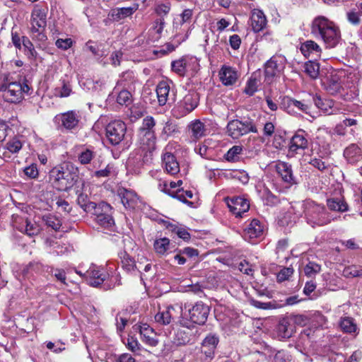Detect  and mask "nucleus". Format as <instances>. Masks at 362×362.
Segmentation results:
<instances>
[{"instance_id":"obj_1","label":"nucleus","mask_w":362,"mask_h":362,"mask_svg":"<svg viewBox=\"0 0 362 362\" xmlns=\"http://www.w3.org/2000/svg\"><path fill=\"white\" fill-rule=\"evenodd\" d=\"M311 33L320 38L327 47H334L341 39V32L334 22L324 16H317L312 21Z\"/></svg>"},{"instance_id":"obj_2","label":"nucleus","mask_w":362,"mask_h":362,"mask_svg":"<svg viewBox=\"0 0 362 362\" xmlns=\"http://www.w3.org/2000/svg\"><path fill=\"white\" fill-rule=\"evenodd\" d=\"M78 180V169L69 164L54 167L48 175V182L59 191H68Z\"/></svg>"},{"instance_id":"obj_3","label":"nucleus","mask_w":362,"mask_h":362,"mask_svg":"<svg viewBox=\"0 0 362 362\" xmlns=\"http://www.w3.org/2000/svg\"><path fill=\"white\" fill-rule=\"evenodd\" d=\"M181 309L182 320L180 323L183 327H189V322L204 325L207 320L210 308L202 301H198L194 304L185 303Z\"/></svg>"},{"instance_id":"obj_4","label":"nucleus","mask_w":362,"mask_h":362,"mask_svg":"<svg viewBox=\"0 0 362 362\" xmlns=\"http://www.w3.org/2000/svg\"><path fill=\"white\" fill-rule=\"evenodd\" d=\"M84 276L87 283L93 287H98L104 283L103 287L105 290L113 288L117 283L118 285L120 284V281L117 275L110 277L109 274L103 268L95 265L90 266L86 273H84Z\"/></svg>"},{"instance_id":"obj_5","label":"nucleus","mask_w":362,"mask_h":362,"mask_svg":"<svg viewBox=\"0 0 362 362\" xmlns=\"http://www.w3.org/2000/svg\"><path fill=\"white\" fill-rule=\"evenodd\" d=\"M30 35L33 40L38 43L40 47H43L47 37L45 33L47 26V14L44 9L35 7L31 13Z\"/></svg>"},{"instance_id":"obj_6","label":"nucleus","mask_w":362,"mask_h":362,"mask_svg":"<svg viewBox=\"0 0 362 362\" xmlns=\"http://www.w3.org/2000/svg\"><path fill=\"white\" fill-rule=\"evenodd\" d=\"M304 213L307 223L312 227L322 226L330 222L325 206L318 204L312 200L305 202Z\"/></svg>"},{"instance_id":"obj_7","label":"nucleus","mask_w":362,"mask_h":362,"mask_svg":"<svg viewBox=\"0 0 362 362\" xmlns=\"http://www.w3.org/2000/svg\"><path fill=\"white\" fill-rule=\"evenodd\" d=\"M228 135L233 139H238L249 133H257V127L251 118L233 119L228 122L226 127Z\"/></svg>"},{"instance_id":"obj_8","label":"nucleus","mask_w":362,"mask_h":362,"mask_svg":"<svg viewBox=\"0 0 362 362\" xmlns=\"http://www.w3.org/2000/svg\"><path fill=\"white\" fill-rule=\"evenodd\" d=\"M1 80L2 83L0 85V90H3V97L9 103H18L23 98L24 88L22 85L18 82H11L8 75H1Z\"/></svg>"},{"instance_id":"obj_9","label":"nucleus","mask_w":362,"mask_h":362,"mask_svg":"<svg viewBox=\"0 0 362 362\" xmlns=\"http://www.w3.org/2000/svg\"><path fill=\"white\" fill-rule=\"evenodd\" d=\"M199 103V93L194 90H188L183 98L177 103L175 112L177 117H182L192 112L198 106Z\"/></svg>"},{"instance_id":"obj_10","label":"nucleus","mask_w":362,"mask_h":362,"mask_svg":"<svg viewBox=\"0 0 362 362\" xmlns=\"http://www.w3.org/2000/svg\"><path fill=\"white\" fill-rule=\"evenodd\" d=\"M13 226L20 232L30 237H33L40 233V226L35 221L18 214H13L11 217Z\"/></svg>"},{"instance_id":"obj_11","label":"nucleus","mask_w":362,"mask_h":362,"mask_svg":"<svg viewBox=\"0 0 362 362\" xmlns=\"http://www.w3.org/2000/svg\"><path fill=\"white\" fill-rule=\"evenodd\" d=\"M112 207L105 202H100L93 211L96 222L103 228L112 230L115 221L110 214Z\"/></svg>"},{"instance_id":"obj_12","label":"nucleus","mask_w":362,"mask_h":362,"mask_svg":"<svg viewBox=\"0 0 362 362\" xmlns=\"http://www.w3.org/2000/svg\"><path fill=\"white\" fill-rule=\"evenodd\" d=\"M106 136L114 146L119 144L124 138L127 126L121 120H114L110 122L105 128Z\"/></svg>"},{"instance_id":"obj_13","label":"nucleus","mask_w":362,"mask_h":362,"mask_svg":"<svg viewBox=\"0 0 362 362\" xmlns=\"http://www.w3.org/2000/svg\"><path fill=\"white\" fill-rule=\"evenodd\" d=\"M285 60L281 56H273L264 65L265 81L268 83L273 82L276 77L279 76L284 69Z\"/></svg>"},{"instance_id":"obj_14","label":"nucleus","mask_w":362,"mask_h":362,"mask_svg":"<svg viewBox=\"0 0 362 362\" xmlns=\"http://www.w3.org/2000/svg\"><path fill=\"white\" fill-rule=\"evenodd\" d=\"M307 134L303 129H298L291 137L288 145V154L294 156L296 154L306 149L308 146Z\"/></svg>"},{"instance_id":"obj_15","label":"nucleus","mask_w":362,"mask_h":362,"mask_svg":"<svg viewBox=\"0 0 362 362\" xmlns=\"http://www.w3.org/2000/svg\"><path fill=\"white\" fill-rule=\"evenodd\" d=\"M54 122L58 124L59 128L71 130L77 127L79 116L74 111H68L55 116Z\"/></svg>"},{"instance_id":"obj_16","label":"nucleus","mask_w":362,"mask_h":362,"mask_svg":"<svg viewBox=\"0 0 362 362\" xmlns=\"http://www.w3.org/2000/svg\"><path fill=\"white\" fill-rule=\"evenodd\" d=\"M187 134L192 142H197L209 134L207 126L200 119H194L187 125Z\"/></svg>"},{"instance_id":"obj_17","label":"nucleus","mask_w":362,"mask_h":362,"mask_svg":"<svg viewBox=\"0 0 362 362\" xmlns=\"http://www.w3.org/2000/svg\"><path fill=\"white\" fill-rule=\"evenodd\" d=\"M227 205L230 211L236 216L242 217L250 209V204L247 199L241 197H234L226 199Z\"/></svg>"},{"instance_id":"obj_18","label":"nucleus","mask_w":362,"mask_h":362,"mask_svg":"<svg viewBox=\"0 0 362 362\" xmlns=\"http://www.w3.org/2000/svg\"><path fill=\"white\" fill-rule=\"evenodd\" d=\"M276 171L282 181L288 186L297 184L296 176L293 175L292 166L291 164L279 161L275 166Z\"/></svg>"},{"instance_id":"obj_19","label":"nucleus","mask_w":362,"mask_h":362,"mask_svg":"<svg viewBox=\"0 0 362 362\" xmlns=\"http://www.w3.org/2000/svg\"><path fill=\"white\" fill-rule=\"evenodd\" d=\"M117 195L119 197L121 202L126 209H135L139 202V197L137 194L132 189H128L124 187L117 190Z\"/></svg>"},{"instance_id":"obj_20","label":"nucleus","mask_w":362,"mask_h":362,"mask_svg":"<svg viewBox=\"0 0 362 362\" xmlns=\"http://www.w3.org/2000/svg\"><path fill=\"white\" fill-rule=\"evenodd\" d=\"M220 81L224 86L233 85L238 78V74L235 68L223 65L218 72Z\"/></svg>"},{"instance_id":"obj_21","label":"nucleus","mask_w":362,"mask_h":362,"mask_svg":"<svg viewBox=\"0 0 362 362\" xmlns=\"http://www.w3.org/2000/svg\"><path fill=\"white\" fill-rule=\"evenodd\" d=\"M162 166L165 172L171 175H175L180 172V165L175 156L169 152L165 153L162 156Z\"/></svg>"},{"instance_id":"obj_22","label":"nucleus","mask_w":362,"mask_h":362,"mask_svg":"<svg viewBox=\"0 0 362 362\" xmlns=\"http://www.w3.org/2000/svg\"><path fill=\"white\" fill-rule=\"evenodd\" d=\"M140 134V144L142 151L146 153H151L156 148V137L155 132H145L144 133H139Z\"/></svg>"},{"instance_id":"obj_23","label":"nucleus","mask_w":362,"mask_h":362,"mask_svg":"<svg viewBox=\"0 0 362 362\" xmlns=\"http://www.w3.org/2000/svg\"><path fill=\"white\" fill-rule=\"evenodd\" d=\"M264 227L261 222L257 219H252L251 222L244 229V238L251 240L259 238L262 235Z\"/></svg>"},{"instance_id":"obj_24","label":"nucleus","mask_w":362,"mask_h":362,"mask_svg":"<svg viewBox=\"0 0 362 362\" xmlns=\"http://www.w3.org/2000/svg\"><path fill=\"white\" fill-rule=\"evenodd\" d=\"M343 156L350 164H356L362 158V151L356 144H351L344 150Z\"/></svg>"},{"instance_id":"obj_25","label":"nucleus","mask_w":362,"mask_h":362,"mask_svg":"<svg viewBox=\"0 0 362 362\" xmlns=\"http://www.w3.org/2000/svg\"><path fill=\"white\" fill-rule=\"evenodd\" d=\"M267 23L266 16L262 11L255 9L252 11L250 16V25L255 33L262 30L265 28Z\"/></svg>"},{"instance_id":"obj_26","label":"nucleus","mask_w":362,"mask_h":362,"mask_svg":"<svg viewBox=\"0 0 362 362\" xmlns=\"http://www.w3.org/2000/svg\"><path fill=\"white\" fill-rule=\"evenodd\" d=\"M219 341V339L217 335L209 334H208L202 343V352L208 356L211 357L214 353Z\"/></svg>"},{"instance_id":"obj_27","label":"nucleus","mask_w":362,"mask_h":362,"mask_svg":"<svg viewBox=\"0 0 362 362\" xmlns=\"http://www.w3.org/2000/svg\"><path fill=\"white\" fill-rule=\"evenodd\" d=\"M275 331L279 339L290 338L293 333V327L289 320L286 317L280 320Z\"/></svg>"},{"instance_id":"obj_28","label":"nucleus","mask_w":362,"mask_h":362,"mask_svg":"<svg viewBox=\"0 0 362 362\" xmlns=\"http://www.w3.org/2000/svg\"><path fill=\"white\" fill-rule=\"evenodd\" d=\"M170 91V83L166 81H162L156 86V92L159 105H165L168 100Z\"/></svg>"},{"instance_id":"obj_29","label":"nucleus","mask_w":362,"mask_h":362,"mask_svg":"<svg viewBox=\"0 0 362 362\" xmlns=\"http://www.w3.org/2000/svg\"><path fill=\"white\" fill-rule=\"evenodd\" d=\"M300 52L305 57H317L320 56V46L313 40H307L300 46Z\"/></svg>"},{"instance_id":"obj_30","label":"nucleus","mask_w":362,"mask_h":362,"mask_svg":"<svg viewBox=\"0 0 362 362\" xmlns=\"http://www.w3.org/2000/svg\"><path fill=\"white\" fill-rule=\"evenodd\" d=\"M282 105L289 113L295 112L296 109L308 113V110L309 109L308 105L289 97H285L283 99Z\"/></svg>"},{"instance_id":"obj_31","label":"nucleus","mask_w":362,"mask_h":362,"mask_svg":"<svg viewBox=\"0 0 362 362\" xmlns=\"http://www.w3.org/2000/svg\"><path fill=\"white\" fill-rule=\"evenodd\" d=\"M139 332L141 340L151 346H156L158 344V340L155 338V332L148 325L144 324L140 326Z\"/></svg>"},{"instance_id":"obj_32","label":"nucleus","mask_w":362,"mask_h":362,"mask_svg":"<svg viewBox=\"0 0 362 362\" xmlns=\"http://www.w3.org/2000/svg\"><path fill=\"white\" fill-rule=\"evenodd\" d=\"M342 89L341 78L337 74H330L326 82V90L332 95L337 94Z\"/></svg>"},{"instance_id":"obj_33","label":"nucleus","mask_w":362,"mask_h":362,"mask_svg":"<svg viewBox=\"0 0 362 362\" xmlns=\"http://www.w3.org/2000/svg\"><path fill=\"white\" fill-rule=\"evenodd\" d=\"M339 327L344 332L354 334V336H356L359 332L354 319L350 317H341L339 321Z\"/></svg>"},{"instance_id":"obj_34","label":"nucleus","mask_w":362,"mask_h":362,"mask_svg":"<svg viewBox=\"0 0 362 362\" xmlns=\"http://www.w3.org/2000/svg\"><path fill=\"white\" fill-rule=\"evenodd\" d=\"M136 81L137 78L134 71L128 70L120 75L119 79L117 83V86L130 89Z\"/></svg>"},{"instance_id":"obj_35","label":"nucleus","mask_w":362,"mask_h":362,"mask_svg":"<svg viewBox=\"0 0 362 362\" xmlns=\"http://www.w3.org/2000/svg\"><path fill=\"white\" fill-rule=\"evenodd\" d=\"M136 9V6L115 8L111 10L110 16L114 21H120L132 16Z\"/></svg>"},{"instance_id":"obj_36","label":"nucleus","mask_w":362,"mask_h":362,"mask_svg":"<svg viewBox=\"0 0 362 362\" xmlns=\"http://www.w3.org/2000/svg\"><path fill=\"white\" fill-rule=\"evenodd\" d=\"M173 39L177 43V46L185 41L189 35L191 29L185 28V26H182V25H179V24L173 23Z\"/></svg>"},{"instance_id":"obj_37","label":"nucleus","mask_w":362,"mask_h":362,"mask_svg":"<svg viewBox=\"0 0 362 362\" xmlns=\"http://www.w3.org/2000/svg\"><path fill=\"white\" fill-rule=\"evenodd\" d=\"M175 340L178 345H185L187 344L193 343L194 339L193 337H192V334H190V330L189 329L188 327L187 330H177V332L175 334Z\"/></svg>"},{"instance_id":"obj_38","label":"nucleus","mask_w":362,"mask_h":362,"mask_svg":"<svg viewBox=\"0 0 362 362\" xmlns=\"http://www.w3.org/2000/svg\"><path fill=\"white\" fill-rule=\"evenodd\" d=\"M313 102L315 106L326 114H332L331 109L334 105L332 100L322 99L319 95L313 97Z\"/></svg>"},{"instance_id":"obj_39","label":"nucleus","mask_w":362,"mask_h":362,"mask_svg":"<svg viewBox=\"0 0 362 362\" xmlns=\"http://www.w3.org/2000/svg\"><path fill=\"white\" fill-rule=\"evenodd\" d=\"M122 268L127 272H134L136 269L134 260L127 253L126 251H121L119 253Z\"/></svg>"},{"instance_id":"obj_40","label":"nucleus","mask_w":362,"mask_h":362,"mask_svg":"<svg viewBox=\"0 0 362 362\" xmlns=\"http://www.w3.org/2000/svg\"><path fill=\"white\" fill-rule=\"evenodd\" d=\"M186 75L194 76L199 70V64L196 57H185Z\"/></svg>"},{"instance_id":"obj_41","label":"nucleus","mask_w":362,"mask_h":362,"mask_svg":"<svg viewBox=\"0 0 362 362\" xmlns=\"http://www.w3.org/2000/svg\"><path fill=\"white\" fill-rule=\"evenodd\" d=\"M170 242L167 238L156 239L153 243L156 252L160 255H166L167 252L170 250Z\"/></svg>"},{"instance_id":"obj_42","label":"nucleus","mask_w":362,"mask_h":362,"mask_svg":"<svg viewBox=\"0 0 362 362\" xmlns=\"http://www.w3.org/2000/svg\"><path fill=\"white\" fill-rule=\"evenodd\" d=\"M77 202L78 205L86 212H92L98 206L95 202L89 201L87 194L79 192Z\"/></svg>"},{"instance_id":"obj_43","label":"nucleus","mask_w":362,"mask_h":362,"mask_svg":"<svg viewBox=\"0 0 362 362\" xmlns=\"http://www.w3.org/2000/svg\"><path fill=\"white\" fill-rule=\"evenodd\" d=\"M303 71L311 78L315 79L320 73V64L315 61H308L303 65Z\"/></svg>"},{"instance_id":"obj_44","label":"nucleus","mask_w":362,"mask_h":362,"mask_svg":"<svg viewBox=\"0 0 362 362\" xmlns=\"http://www.w3.org/2000/svg\"><path fill=\"white\" fill-rule=\"evenodd\" d=\"M173 310L174 308L172 305L168 306L165 310L159 312L155 315V320L161 325L170 324L172 320L171 310Z\"/></svg>"},{"instance_id":"obj_45","label":"nucleus","mask_w":362,"mask_h":362,"mask_svg":"<svg viewBox=\"0 0 362 362\" xmlns=\"http://www.w3.org/2000/svg\"><path fill=\"white\" fill-rule=\"evenodd\" d=\"M321 271V266L314 262H308L303 267L304 274L310 279H313Z\"/></svg>"},{"instance_id":"obj_46","label":"nucleus","mask_w":362,"mask_h":362,"mask_svg":"<svg viewBox=\"0 0 362 362\" xmlns=\"http://www.w3.org/2000/svg\"><path fill=\"white\" fill-rule=\"evenodd\" d=\"M95 156V152L90 148H84L78 155V160L82 165L90 163Z\"/></svg>"},{"instance_id":"obj_47","label":"nucleus","mask_w":362,"mask_h":362,"mask_svg":"<svg viewBox=\"0 0 362 362\" xmlns=\"http://www.w3.org/2000/svg\"><path fill=\"white\" fill-rule=\"evenodd\" d=\"M327 206L330 210L337 211H346L348 210L347 204L339 199H329L327 200Z\"/></svg>"},{"instance_id":"obj_48","label":"nucleus","mask_w":362,"mask_h":362,"mask_svg":"<svg viewBox=\"0 0 362 362\" xmlns=\"http://www.w3.org/2000/svg\"><path fill=\"white\" fill-rule=\"evenodd\" d=\"M243 152L242 146H233L224 155V158L229 162H235Z\"/></svg>"},{"instance_id":"obj_49","label":"nucleus","mask_w":362,"mask_h":362,"mask_svg":"<svg viewBox=\"0 0 362 362\" xmlns=\"http://www.w3.org/2000/svg\"><path fill=\"white\" fill-rule=\"evenodd\" d=\"M117 103L122 106H129L132 103V95L131 93L126 89L119 92L117 97Z\"/></svg>"},{"instance_id":"obj_50","label":"nucleus","mask_w":362,"mask_h":362,"mask_svg":"<svg viewBox=\"0 0 362 362\" xmlns=\"http://www.w3.org/2000/svg\"><path fill=\"white\" fill-rule=\"evenodd\" d=\"M42 219L47 227L51 228L55 231L59 230L62 226L61 221L54 215L48 214L44 216Z\"/></svg>"},{"instance_id":"obj_51","label":"nucleus","mask_w":362,"mask_h":362,"mask_svg":"<svg viewBox=\"0 0 362 362\" xmlns=\"http://www.w3.org/2000/svg\"><path fill=\"white\" fill-rule=\"evenodd\" d=\"M185 65H186V63H185V57H184L180 59L172 62L171 69L175 73H176L179 76H184L186 75Z\"/></svg>"},{"instance_id":"obj_52","label":"nucleus","mask_w":362,"mask_h":362,"mask_svg":"<svg viewBox=\"0 0 362 362\" xmlns=\"http://www.w3.org/2000/svg\"><path fill=\"white\" fill-rule=\"evenodd\" d=\"M23 147V143L18 137H13L6 144V148L12 153H18Z\"/></svg>"},{"instance_id":"obj_53","label":"nucleus","mask_w":362,"mask_h":362,"mask_svg":"<svg viewBox=\"0 0 362 362\" xmlns=\"http://www.w3.org/2000/svg\"><path fill=\"white\" fill-rule=\"evenodd\" d=\"M344 275L346 277H362V267L351 265L344 269Z\"/></svg>"},{"instance_id":"obj_54","label":"nucleus","mask_w":362,"mask_h":362,"mask_svg":"<svg viewBox=\"0 0 362 362\" xmlns=\"http://www.w3.org/2000/svg\"><path fill=\"white\" fill-rule=\"evenodd\" d=\"M178 132L177 127L175 124L167 122L163 127V131H162V135L165 137L166 139L169 136H171L174 134H176Z\"/></svg>"},{"instance_id":"obj_55","label":"nucleus","mask_w":362,"mask_h":362,"mask_svg":"<svg viewBox=\"0 0 362 362\" xmlns=\"http://www.w3.org/2000/svg\"><path fill=\"white\" fill-rule=\"evenodd\" d=\"M156 125L154 119L152 117H146L143 119L142 127L140 129V133H144L145 132H154L153 127Z\"/></svg>"},{"instance_id":"obj_56","label":"nucleus","mask_w":362,"mask_h":362,"mask_svg":"<svg viewBox=\"0 0 362 362\" xmlns=\"http://www.w3.org/2000/svg\"><path fill=\"white\" fill-rule=\"evenodd\" d=\"M165 21L163 17H160L156 19L154 22V25L153 27V31L157 34L156 39L160 38V35L165 28Z\"/></svg>"},{"instance_id":"obj_57","label":"nucleus","mask_w":362,"mask_h":362,"mask_svg":"<svg viewBox=\"0 0 362 362\" xmlns=\"http://www.w3.org/2000/svg\"><path fill=\"white\" fill-rule=\"evenodd\" d=\"M293 269L291 267H284L280 270V272L277 274V281L282 282L286 280H288V278L293 274Z\"/></svg>"},{"instance_id":"obj_58","label":"nucleus","mask_w":362,"mask_h":362,"mask_svg":"<svg viewBox=\"0 0 362 362\" xmlns=\"http://www.w3.org/2000/svg\"><path fill=\"white\" fill-rule=\"evenodd\" d=\"M259 83V80L256 78H250L247 81V87L245 88V93L250 95H253L254 93L257 90Z\"/></svg>"},{"instance_id":"obj_59","label":"nucleus","mask_w":362,"mask_h":362,"mask_svg":"<svg viewBox=\"0 0 362 362\" xmlns=\"http://www.w3.org/2000/svg\"><path fill=\"white\" fill-rule=\"evenodd\" d=\"M291 355L286 351H278L274 356L273 362H290Z\"/></svg>"},{"instance_id":"obj_60","label":"nucleus","mask_w":362,"mask_h":362,"mask_svg":"<svg viewBox=\"0 0 362 362\" xmlns=\"http://www.w3.org/2000/svg\"><path fill=\"white\" fill-rule=\"evenodd\" d=\"M57 94L61 98H65L70 95L71 93V86L69 82L62 81V86L57 89Z\"/></svg>"},{"instance_id":"obj_61","label":"nucleus","mask_w":362,"mask_h":362,"mask_svg":"<svg viewBox=\"0 0 362 362\" xmlns=\"http://www.w3.org/2000/svg\"><path fill=\"white\" fill-rule=\"evenodd\" d=\"M309 163L314 168H317V170L322 172L327 170L329 167V165L327 164L325 161H322L321 159H319L315 157L312 158L309 161Z\"/></svg>"},{"instance_id":"obj_62","label":"nucleus","mask_w":362,"mask_h":362,"mask_svg":"<svg viewBox=\"0 0 362 362\" xmlns=\"http://www.w3.org/2000/svg\"><path fill=\"white\" fill-rule=\"evenodd\" d=\"M22 44L24 46V47L28 50L30 56L37 58V53L35 50L34 46L28 37L25 36L22 37Z\"/></svg>"},{"instance_id":"obj_63","label":"nucleus","mask_w":362,"mask_h":362,"mask_svg":"<svg viewBox=\"0 0 362 362\" xmlns=\"http://www.w3.org/2000/svg\"><path fill=\"white\" fill-rule=\"evenodd\" d=\"M113 173V166L110 164L106 165L104 169L94 172L93 175L96 177H107L112 175Z\"/></svg>"},{"instance_id":"obj_64","label":"nucleus","mask_w":362,"mask_h":362,"mask_svg":"<svg viewBox=\"0 0 362 362\" xmlns=\"http://www.w3.org/2000/svg\"><path fill=\"white\" fill-rule=\"evenodd\" d=\"M25 174L30 178L34 179L38 176V170L36 164H31L24 169Z\"/></svg>"}]
</instances>
